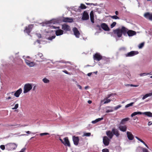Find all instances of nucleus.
<instances>
[{"instance_id": "f257e3e1", "label": "nucleus", "mask_w": 152, "mask_h": 152, "mask_svg": "<svg viewBox=\"0 0 152 152\" xmlns=\"http://www.w3.org/2000/svg\"><path fill=\"white\" fill-rule=\"evenodd\" d=\"M138 114H143L149 117H152V113L150 112H147L144 113L140 112H134L132 114L131 116V117H133Z\"/></svg>"}, {"instance_id": "f03ea898", "label": "nucleus", "mask_w": 152, "mask_h": 152, "mask_svg": "<svg viewBox=\"0 0 152 152\" xmlns=\"http://www.w3.org/2000/svg\"><path fill=\"white\" fill-rule=\"evenodd\" d=\"M17 146V145L14 143H10L6 145L7 149L9 151L15 150Z\"/></svg>"}, {"instance_id": "7ed1b4c3", "label": "nucleus", "mask_w": 152, "mask_h": 152, "mask_svg": "<svg viewBox=\"0 0 152 152\" xmlns=\"http://www.w3.org/2000/svg\"><path fill=\"white\" fill-rule=\"evenodd\" d=\"M32 88L31 84L29 83L25 84L24 87L23 93L25 94L28 92L32 89Z\"/></svg>"}, {"instance_id": "20e7f679", "label": "nucleus", "mask_w": 152, "mask_h": 152, "mask_svg": "<svg viewBox=\"0 0 152 152\" xmlns=\"http://www.w3.org/2000/svg\"><path fill=\"white\" fill-rule=\"evenodd\" d=\"M34 25L33 24H29L27 26L25 27L24 30V32L26 33L28 35H29Z\"/></svg>"}, {"instance_id": "39448f33", "label": "nucleus", "mask_w": 152, "mask_h": 152, "mask_svg": "<svg viewBox=\"0 0 152 152\" xmlns=\"http://www.w3.org/2000/svg\"><path fill=\"white\" fill-rule=\"evenodd\" d=\"M110 140L107 136H104L103 137V142L105 146H108L109 145Z\"/></svg>"}, {"instance_id": "423d86ee", "label": "nucleus", "mask_w": 152, "mask_h": 152, "mask_svg": "<svg viewBox=\"0 0 152 152\" xmlns=\"http://www.w3.org/2000/svg\"><path fill=\"white\" fill-rule=\"evenodd\" d=\"M61 28L65 31H69L71 30L70 26L66 23H64L61 25Z\"/></svg>"}, {"instance_id": "0eeeda50", "label": "nucleus", "mask_w": 152, "mask_h": 152, "mask_svg": "<svg viewBox=\"0 0 152 152\" xmlns=\"http://www.w3.org/2000/svg\"><path fill=\"white\" fill-rule=\"evenodd\" d=\"M93 58L94 60L99 61L102 58V57L99 53H96L94 55Z\"/></svg>"}, {"instance_id": "6e6552de", "label": "nucleus", "mask_w": 152, "mask_h": 152, "mask_svg": "<svg viewBox=\"0 0 152 152\" xmlns=\"http://www.w3.org/2000/svg\"><path fill=\"white\" fill-rule=\"evenodd\" d=\"M89 19V16L87 12L85 11L84 12L82 19L83 20H86Z\"/></svg>"}, {"instance_id": "1a4fd4ad", "label": "nucleus", "mask_w": 152, "mask_h": 152, "mask_svg": "<svg viewBox=\"0 0 152 152\" xmlns=\"http://www.w3.org/2000/svg\"><path fill=\"white\" fill-rule=\"evenodd\" d=\"M72 140L75 145H78L79 139L78 137L73 136L72 137Z\"/></svg>"}, {"instance_id": "9d476101", "label": "nucleus", "mask_w": 152, "mask_h": 152, "mask_svg": "<svg viewBox=\"0 0 152 152\" xmlns=\"http://www.w3.org/2000/svg\"><path fill=\"white\" fill-rule=\"evenodd\" d=\"M138 53V52L137 51H131L127 54H125V56L126 57H131L132 56H134L135 55H137Z\"/></svg>"}, {"instance_id": "9b49d317", "label": "nucleus", "mask_w": 152, "mask_h": 152, "mask_svg": "<svg viewBox=\"0 0 152 152\" xmlns=\"http://www.w3.org/2000/svg\"><path fill=\"white\" fill-rule=\"evenodd\" d=\"M113 32L114 34H117L118 37H121L122 35V32H121L120 29H117L114 30Z\"/></svg>"}, {"instance_id": "f8f14e48", "label": "nucleus", "mask_w": 152, "mask_h": 152, "mask_svg": "<svg viewBox=\"0 0 152 152\" xmlns=\"http://www.w3.org/2000/svg\"><path fill=\"white\" fill-rule=\"evenodd\" d=\"M101 26L102 29L105 31H109L110 30L108 25L105 23H101Z\"/></svg>"}, {"instance_id": "ddd939ff", "label": "nucleus", "mask_w": 152, "mask_h": 152, "mask_svg": "<svg viewBox=\"0 0 152 152\" xmlns=\"http://www.w3.org/2000/svg\"><path fill=\"white\" fill-rule=\"evenodd\" d=\"M144 16L146 18L152 21V13L150 14L148 12H147L144 14Z\"/></svg>"}, {"instance_id": "4468645a", "label": "nucleus", "mask_w": 152, "mask_h": 152, "mask_svg": "<svg viewBox=\"0 0 152 152\" xmlns=\"http://www.w3.org/2000/svg\"><path fill=\"white\" fill-rule=\"evenodd\" d=\"M73 31L75 37L77 38H79L80 35V33L78 31L77 28L76 27L74 28H73Z\"/></svg>"}, {"instance_id": "2eb2a0df", "label": "nucleus", "mask_w": 152, "mask_h": 152, "mask_svg": "<svg viewBox=\"0 0 152 152\" xmlns=\"http://www.w3.org/2000/svg\"><path fill=\"white\" fill-rule=\"evenodd\" d=\"M63 22L72 23L73 22L72 18L68 17H64L62 20Z\"/></svg>"}, {"instance_id": "dca6fc26", "label": "nucleus", "mask_w": 152, "mask_h": 152, "mask_svg": "<svg viewBox=\"0 0 152 152\" xmlns=\"http://www.w3.org/2000/svg\"><path fill=\"white\" fill-rule=\"evenodd\" d=\"M126 134L127 137L129 140H132L134 139V135L131 132L127 131L126 132Z\"/></svg>"}, {"instance_id": "f3484780", "label": "nucleus", "mask_w": 152, "mask_h": 152, "mask_svg": "<svg viewBox=\"0 0 152 152\" xmlns=\"http://www.w3.org/2000/svg\"><path fill=\"white\" fill-rule=\"evenodd\" d=\"M64 141L63 144L65 145L68 146L69 147L70 146V143L68 140V137H66L64 138Z\"/></svg>"}, {"instance_id": "a211bd4d", "label": "nucleus", "mask_w": 152, "mask_h": 152, "mask_svg": "<svg viewBox=\"0 0 152 152\" xmlns=\"http://www.w3.org/2000/svg\"><path fill=\"white\" fill-rule=\"evenodd\" d=\"M127 34L129 37H132L135 35L136 32L135 31L132 30H128Z\"/></svg>"}, {"instance_id": "6ab92c4d", "label": "nucleus", "mask_w": 152, "mask_h": 152, "mask_svg": "<svg viewBox=\"0 0 152 152\" xmlns=\"http://www.w3.org/2000/svg\"><path fill=\"white\" fill-rule=\"evenodd\" d=\"M118 128L120 130L123 132H125L126 131L127 127L126 125H121L120 124L118 127Z\"/></svg>"}, {"instance_id": "aec40b11", "label": "nucleus", "mask_w": 152, "mask_h": 152, "mask_svg": "<svg viewBox=\"0 0 152 152\" xmlns=\"http://www.w3.org/2000/svg\"><path fill=\"white\" fill-rule=\"evenodd\" d=\"M112 132L113 135H115L117 137H118L120 135L119 132L118 130L115 128H113L112 129Z\"/></svg>"}, {"instance_id": "412c9836", "label": "nucleus", "mask_w": 152, "mask_h": 152, "mask_svg": "<svg viewBox=\"0 0 152 152\" xmlns=\"http://www.w3.org/2000/svg\"><path fill=\"white\" fill-rule=\"evenodd\" d=\"M25 61L27 65L30 67L33 66L35 65V63L34 62H31L27 60H26Z\"/></svg>"}, {"instance_id": "4be33fe9", "label": "nucleus", "mask_w": 152, "mask_h": 152, "mask_svg": "<svg viewBox=\"0 0 152 152\" xmlns=\"http://www.w3.org/2000/svg\"><path fill=\"white\" fill-rule=\"evenodd\" d=\"M22 89L21 88L17 90L14 94V95L17 97H18L20 94L22 93Z\"/></svg>"}, {"instance_id": "5701e85b", "label": "nucleus", "mask_w": 152, "mask_h": 152, "mask_svg": "<svg viewBox=\"0 0 152 152\" xmlns=\"http://www.w3.org/2000/svg\"><path fill=\"white\" fill-rule=\"evenodd\" d=\"M120 30L121 31V32H122V34L123 33L124 35H126L128 30L127 28H126L124 26L122 27Z\"/></svg>"}, {"instance_id": "b1692460", "label": "nucleus", "mask_w": 152, "mask_h": 152, "mask_svg": "<svg viewBox=\"0 0 152 152\" xmlns=\"http://www.w3.org/2000/svg\"><path fill=\"white\" fill-rule=\"evenodd\" d=\"M106 134L110 139L112 138L113 136V134L112 132H111L110 131L106 132Z\"/></svg>"}, {"instance_id": "393cba45", "label": "nucleus", "mask_w": 152, "mask_h": 152, "mask_svg": "<svg viewBox=\"0 0 152 152\" xmlns=\"http://www.w3.org/2000/svg\"><path fill=\"white\" fill-rule=\"evenodd\" d=\"M90 15L91 21L92 23H94V12L93 11H92L91 12Z\"/></svg>"}, {"instance_id": "a878e982", "label": "nucleus", "mask_w": 152, "mask_h": 152, "mask_svg": "<svg viewBox=\"0 0 152 152\" xmlns=\"http://www.w3.org/2000/svg\"><path fill=\"white\" fill-rule=\"evenodd\" d=\"M64 31L61 29H58L56 31V34L57 36H60L63 34Z\"/></svg>"}, {"instance_id": "bb28decb", "label": "nucleus", "mask_w": 152, "mask_h": 152, "mask_svg": "<svg viewBox=\"0 0 152 152\" xmlns=\"http://www.w3.org/2000/svg\"><path fill=\"white\" fill-rule=\"evenodd\" d=\"M129 120V118H126L122 119L120 122V124L123 125L125 124L126 122L128 121Z\"/></svg>"}, {"instance_id": "cd10ccee", "label": "nucleus", "mask_w": 152, "mask_h": 152, "mask_svg": "<svg viewBox=\"0 0 152 152\" xmlns=\"http://www.w3.org/2000/svg\"><path fill=\"white\" fill-rule=\"evenodd\" d=\"M135 138H136L137 140L140 141V142L143 143L145 146L148 149L149 148L148 146L147 145L145 142L143 141L140 138H139L137 137H135Z\"/></svg>"}, {"instance_id": "c85d7f7f", "label": "nucleus", "mask_w": 152, "mask_h": 152, "mask_svg": "<svg viewBox=\"0 0 152 152\" xmlns=\"http://www.w3.org/2000/svg\"><path fill=\"white\" fill-rule=\"evenodd\" d=\"M152 96V92L150 93L145 94L142 98V99L144 100L148 97Z\"/></svg>"}, {"instance_id": "c756f323", "label": "nucleus", "mask_w": 152, "mask_h": 152, "mask_svg": "<svg viewBox=\"0 0 152 152\" xmlns=\"http://www.w3.org/2000/svg\"><path fill=\"white\" fill-rule=\"evenodd\" d=\"M107 108H109L110 109L107 110L106 112V113H108L109 112H111L113 111V107L110 106H108L107 107Z\"/></svg>"}, {"instance_id": "7c9ffc66", "label": "nucleus", "mask_w": 152, "mask_h": 152, "mask_svg": "<svg viewBox=\"0 0 152 152\" xmlns=\"http://www.w3.org/2000/svg\"><path fill=\"white\" fill-rule=\"evenodd\" d=\"M152 75V73L151 72L149 73H140V76H143L147 75Z\"/></svg>"}, {"instance_id": "2f4dec72", "label": "nucleus", "mask_w": 152, "mask_h": 152, "mask_svg": "<svg viewBox=\"0 0 152 152\" xmlns=\"http://www.w3.org/2000/svg\"><path fill=\"white\" fill-rule=\"evenodd\" d=\"M110 17L112 19H119V18L117 15L110 16Z\"/></svg>"}, {"instance_id": "473e14b6", "label": "nucleus", "mask_w": 152, "mask_h": 152, "mask_svg": "<svg viewBox=\"0 0 152 152\" xmlns=\"http://www.w3.org/2000/svg\"><path fill=\"white\" fill-rule=\"evenodd\" d=\"M42 81L45 83H48L50 82L49 80L46 78H43L42 79Z\"/></svg>"}, {"instance_id": "72a5a7b5", "label": "nucleus", "mask_w": 152, "mask_h": 152, "mask_svg": "<svg viewBox=\"0 0 152 152\" xmlns=\"http://www.w3.org/2000/svg\"><path fill=\"white\" fill-rule=\"evenodd\" d=\"M80 7L81 9H85L86 8V7L83 4H81Z\"/></svg>"}, {"instance_id": "f704fd0d", "label": "nucleus", "mask_w": 152, "mask_h": 152, "mask_svg": "<svg viewBox=\"0 0 152 152\" xmlns=\"http://www.w3.org/2000/svg\"><path fill=\"white\" fill-rule=\"evenodd\" d=\"M134 102H133L129 104H128L125 106V107L126 108H127L130 106H132L133 105V104H134Z\"/></svg>"}, {"instance_id": "c9c22d12", "label": "nucleus", "mask_w": 152, "mask_h": 152, "mask_svg": "<svg viewBox=\"0 0 152 152\" xmlns=\"http://www.w3.org/2000/svg\"><path fill=\"white\" fill-rule=\"evenodd\" d=\"M105 99L106 100V101H104V104H105L108 103L110 102L111 101V100H110V99H107L106 98L105 99H104V100H105Z\"/></svg>"}, {"instance_id": "e433bc0d", "label": "nucleus", "mask_w": 152, "mask_h": 152, "mask_svg": "<svg viewBox=\"0 0 152 152\" xmlns=\"http://www.w3.org/2000/svg\"><path fill=\"white\" fill-rule=\"evenodd\" d=\"M121 107V105H117V106L114 107V110H117L118 109H119Z\"/></svg>"}, {"instance_id": "4c0bfd02", "label": "nucleus", "mask_w": 152, "mask_h": 152, "mask_svg": "<svg viewBox=\"0 0 152 152\" xmlns=\"http://www.w3.org/2000/svg\"><path fill=\"white\" fill-rule=\"evenodd\" d=\"M141 149L143 152H149L148 150L145 148H142Z\"/></svg>"}, {"instance_id": "58836bf2", "label": "nucleus", "mask_w": 152, "mask_h": 152, "mask_svg": "<svg viewBox=\"0 0 152 152\" xmlns=\"http://www.w3.org/2000/svg\"><path fill=\"white\" fill-rule=\"evenodd\" d=\"M116 24V22H113V23L110 26L111 28H113L114 27Z\"/></svg>"}, {"instance_id": "ea45409f", "label": "nucleus", "mask_w": 152, "mask_h": 152, "mask_svg": "<svg viewBox=\"0 0 152 152\" xmlns=\"http://www.w3.org/2000/svg\"><path fill=\"white\" fill-rule=\"evenodd\" d=\"M14 98V97H12V96H11L10 95V96L7 97H6V100H9L10 99H13Z\"/></svg>"}, {"instance_id": "a19ab883", "label": "nucleus", "mask_w": 152, "mask_h": 152, "mask_svg": "<svg viewBox=\"0 0 152 152\" xmlns=\"http://www.w3.org/2000/svg\"><path fill=\"white\" fill-rule=\"evenodd\" d=\"M18 104H17L15 105L14 107H12V110L16 109L18 108Z\"/></svg>"}, {"instance_id": "79ce46f5", "label": "nucleus", "mask_w": 152, "mask_h": 152, "mask_svg": "<svg viewBox=\"0 0 152 152\" xmlns=\"http://www.w3.org/2000/svg\"><path fill=\"white\" fill-rule=\"evenodd\" d=\"M49 135V134L48 133H41L40 134V136H43L44 135Z\"/></svg>"}, {"instance_id": "37998d69", "label": "nucleus", "mask_w": 152, "mask_h": 152, "mask_svg": "<svg viewBox=\"0 0 152 152\" xmlns=\"http://www.w3.org/2000/svg\"><path fill=\"white\" fill-rule=\"evenodd\" d=\"M91 135L90 133H86L84 134V136H90Z\"/></svg>"}, {"instance_id": "c03bdc74", "label": "nucleus", "mask_w": 152, "mask_h": 152, "mask_svg": "<svg viewBox=\"0 0 152 152\" xmlns=\"http://www.w3.org/2000/svg\"><path fill=\"white\" fill-rule=\"evenodd\" d=\"M56 37V36L55 35L52 36L51 37H49L48 39L50 40H52L53 39H54Z\"/></svg>"}, {"instance_id": "a18cd8bd", "label": "nucleus", "mask_w": 152, "mask_h": 152, "mask_svg": "<svg viewBox=\"0 0 152 152\" xmlns=\"http://www.w3.org/2000/svg\"><path fill=\"white\" fill-rule=\"evenodd\" d=\"M144 43H140L139 46V48H142L144 46Z\"/></svg>"}, {"instance_id": "49530a36", "label": "nucleus", "mask_w": 152, "mask_h": 152, "mask_svg": "<svg viewBox=\"0 0 152 152\" xmlns=\"http://www.w3.org/2000/svg\"><path fill=\"white\" fill-rule=\"evenodd\" d=\"M102 152H109V151L107 148H104L102 150Z\"/></svg>"}, {"instance_id": "de8ad7c7", "label": "nucleus", "mask_w": 152, "mask_h": 152, "mask_svg": "<svg viewBox=\"0 0 152 152\" xmlns=\"http://www.w3.org/2000/svg\"><path fill=\"white\" fill-rule=\"evenodd\" d=\"M0 148L2 150H4L5 149V146L4 145H1L0 146Z\"/></svg>"}, {"instance_id": "09e8293b", "label": "nucleus", "mask_w": 152, "mask_h": 152, "mask_svg": "<svg viewBox=\"0 0 152 152\" xmlns=\"http://www.w3.org/2000/svg\"><path fill=\"white\" fill-rule=\"evenodd\" d=\"M14 92H12L10 93H8L7 94V95L8 96H10V95L11 94V95L13 96V95H14Z\"/></svg>"}, {"instance_id": "8fccbe9b", "label": "nucleus", "mask_w": 152, "mask_h": 152, "mask_svg": "<svg viewBox=\"0 0 152 152\" xmlns=\"http://www.w3.org/2000/svg\"><path fill=\"white\" fill-rule=\"evenodd\" d=\"M126 75L127 76L129 77L131 76V74L130 72L128 71L127 72H126Z\"/></svg>"}, {"instance_id": "3c124183", "label": "nucleus", "mask_w": 152, "mask_h": 152, "mask_svg": "<svg viewBox=\"0 0 152 152\" xmlns=\"http://www.w3.org/2000/svg\"><path fill=\"white\" fill-rule=\"evenodd\" d=\"M103 119V118L102 117L101 118H97V119H96V120L97 121V122H98L99 121H101Z\"/></svg>"}, {"instance_id": "603ef678", "label": "nucleus", "mask_w": 152, "mask_h": 152, "mask_svg": "<svg viewBox=\"0 0 152 152\" xmlns=\"http://www.w3.org/2000/svg\"><path fill=\"white\" fill-rule=\"evenodd\" d=\"M77 86L79 87V88L80 89H81L82 87L81 86L79 85L78 83H77Z\"/></svg>"}, {"instance_id": "864d4df0", "label": "nucleus", "mask_w": 152, "mask_h": 152, "mask_svg": "<svg viewBox=\"0 0 152 152\" xmlns=\"http://www.w3.org/2000/svg\"><path fill=\"white\" fill-rule=\"evenodd\" d=\"M97 122V121L96 119L94 121H92V123L93 124H95Z\"/></svg>"}, {"instance_id": "5fc2aeb1", "label": "nucleus", "mask_w": 152, "mask_h": 152, "mask_svg": "<svg viewBox=\"0 0 152 152\" xmlns=\"http://www.w3.org/2000/svg\"><path fill=\"white\" fill-rule=\"evenodd\" d=\"M148 125L149 126L152 125V122L151 121H149L148 123Z\"/></svg>"}, {"instance_id": "6e6d98bb", "label": "nucleus", "mask_w": 152, "mask_h": 152, "mask_svg": "<svg viewBox=\"0 0 152 152\" xmlns=\"http://www.w3.org/2000/svg\"><path fill=\"white\" fill-rule=\"evenodd\" d=\"M130 86L131 87H138V85H136L131 84L130 85Z\"/></svg>"}, {"instance_id": "4d7b16f0", "label": "nucleus", "mask_w": 152, "mask_h": 152, "mask_svg": "<svg viewBox=\"0 0 152 152\" xmlns=\"http://www.w3.org/2000/svg\"><path fill=\"white\" fill-rule=\"evenodd\" d=\"M63 72L66 74H69V73L66 70H64Z\"/></svg>"}, {"instance_id": "13d9d810", "label": "nucleus", "mask_w": 152, "mask_h": 152, "mask_svg": "<svg viewBox=\"0 0 152 152\" xmlns=\"http://www.w3.org/2000/svg\"><path fill=\"white\" fill-rule=\"evenodd\" d=\"M112 94H111L108 95V96L107 97H106V98L108 99V98H110L112 96Z\"/></svg>"}, {"instance_id": "bf43d9fd", "label": "nucleus", "mask_w": 152, "mask_h": 152, "mask_svg": "<svg viewBox=\"0 0 152 152\" xmlns=\"http://www.w3.org/2000/svg\"><path fill=\"white\" fill-rule=\"evenodd\" d=\"M133 119L134 120H135L136 119H138L137 117L136 116V117H133Z\"/></svg>"}, {"instance_id": "052dcab7", "label": "nucleus", "mask_w": 152, "mask_h": 152, "mask_svg": "<svg viewBox=\"0 0 152 152\" xmlns=\"http://www.w3.org/2000/svg\"><path fill=\"white\" fill-rule=\"evenodd\" d=\"M92 74V72L89 73L87 75L88 76H91V75Z\"/></svg>"}, {"instance_id": "680f3d73", "label": "nucleus", "mask_w": 152, "mask_h": 152, "mask_svg": "<svg viewBox=\"0 0 152 152\" xmlns=\"http://www.w3.org/2000/svg\"><path fill=\"white\" fill-rule=\"evenodd\" d=\"M115 14L116 15H117L118 14V11H115Z\"/></svg>"}, {"instance_id": "e2e57ef3", "label": "nucleus", "mask_w": 152, "mask_h": 152, "mask_svg": "<svg viewBox=\"0 0 152 152\" xmlns=\"http://www.w3.org/2000/svg\"><path fill=\"white\" fill-rule=\"evenodd\" d=\"M59 140H60L61 142L63 143V142H64V141H63V140L61 139H59Z\"/></svg>"}, {"instance_id": "0e129e2a", "label": "nucleus", "mask_w": 152, "mask_h": 152, "mask_svg": "<svg viewBox=\"0 0 152 152\" xmlns=\"http://www.w3.org/2000/svg\"><path fill=\"white\" fill-rule=\"evenodd\" d=\"M26 133L28 134H31V132L29 131H27L26 132Z\"/></svg>"}, {"instance_id": "69168bd1", "label": "nucleus", "mask_w": 152, "mask_h": 152, "mask_svg": "<svg viewBox=\"0 0 152 152\" xmlns=\"http://www.w3.org/2000/svg\"><path fill=\"white\" fill-rule=\"evenodd\" d=\"M48 23H52V20H51L50 21H48Z\"/></svg>"}, {"instance_id": "338daca9", "label": "nucleus", "mask_w": 152, "mask_h": 152, "mask_svg": "<svg viewBox=\"0 0 152 152\" xmlns=\"http://www.w3.org/2000/svg\"><path fill=\"white\" fill-rule=\"evenodd\" d=\"M36 86H34V87H33V91L35 90V88H36Z\"/></svg>"}, {"instance_id": "774afa93", "label": "nucleus", "mask_w": 152, "mask_h": 152, "mask_svg": "<svg viewBox=\"0 0 152 152\" xmlns=\"http://www.w3.org/2000/svg\"><path fill=\"white\" fill-rule=\"evenodd\" d=\"M88 103L89 104H91V103L92 102L91 101H90V100H89L88 101Z\"/></svg>"}]
</instances>
